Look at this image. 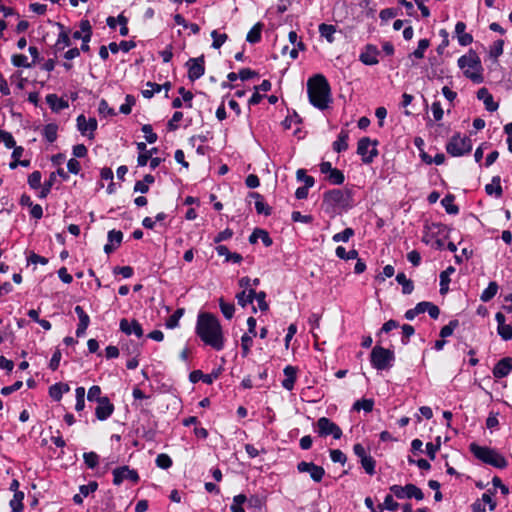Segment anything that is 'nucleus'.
I'll return each mask as SVG.
<instances>
[{"instance_id":"obj_1","label":"nucleus","mask_w":512,"mask_h":512,"mask_svg":"<svg viewBox=\"0 0 512 512\" xmlns=\"http://www.w3.org/2000/svg\"><path fill=\"white\" fill-rule=\"evenodd\" d=\"M196 335L201 341L216 351L224 348L225 338L219 319L210 312H200L195 327Z\"/></svg>"},{"instance_id":"obj_2","label":"nucleus","mask_w":512,"mask_h":512,"mask_svg":"<svg viewBox=\"0 0 512 512\" xmlns=\"http://www.w3.org/2000/svg\"><path fill=\"white\" fill-rule=\"evenodd\" d=\"M309 102L319 110L328 108L331 99V87L323 74H316L307 81Z\"/></svg>"},{"instance_id":"obj_3","label":"nucleus","mask_w":512,"mask_h":512,"mask_svg":"<svg viewBox=\"0 0 512 512\" xmlns=\"http://www.w3.org/2000/svg\"><path fill=\"white\" fill-rule=\"evenodd\" d=\"M322 206L327 213H336L337 210L347 211L352 207V191L347 189H331L323 194Z\"/></svg>"},{"instance_id":"obj_4","label":"nucleus","mask_w":512,"mask_h":512,"mask_svg":"<svg viewBox=\"0 0 512 512\" xmlns=\"http://www.w3.org/2000/svg\"><path fill=\"white\" fill-rule=\"evenodd\" d=\"M458 66L461 69L465 67H469L473 71L469 69L464 70V75L466 78L470 79L474 83L480 84L484 81V77L482 75L483 67L481 64L480 57L474 50H470L468 55H463L458 59Z\"/></svg>"},{"instance_id":"obj_5","label":"nucleus","mask_w":512,"mask_h":512,"mask_svg":"<svg viewBox=\"0 0 512 512\" xmlns=\"http://www.w3.org/2000/svg\"><path fill=\"white\" fill-rule=\"evenodd\" d=\"M395 361L393 350L384 348L380 345L373 347L370 354V363L377 370H387L392 367Z\"/></svg>"},{"instance_id":"obj_6","label":"nucleus","mask_w":512,"mask_h":512,"mask_svg":"<svg viewBox=\"0 0 512 512\" xmlns=\"http://www.w3.org/2000/svg\"><path fill=\"white\" fill-rule=\"evenodd\" d=\"M472 141L469 137H461L460 133L454 134L446 144V151L453 157H460L470 153Z\"/></svg>"},{"instance_id":"obj_7","label":"nucleus","mask_w":512,"mask_h":512,"mask_svg":"<svg viewBox=\"0 0 512 512\" xmlns=\"http://www.w3.org/2000/svg\"><path fill=\"white\" fill-rule=\"evenodd\" d=\"M315 432L319 437L331 436L333 439H340L343 435L342 429L327 417H320L315 424Z\"/></svg>"},{"instance_id":"obj_8","label":"nucleus","mask_w":512,"mask_h":512,"mask_svg":"<svg viewBox=\"0 0 512 512\" xmlns=\"http://www.w3.org/2000/svg\"><path fill=\"white\" fill-rule=\"evenodd\" d=\"M474 456L485 464L498 469H504L508 466V462L504 456L499 454L497 450H471Z\"/></svg>"},{"instance_id":"obj_9","label":"nucleus","mask_w":512,"mask_h":512,"mask_svg":"<svg viewBox=\"0 0 512 512\" xmlns=\"http://www.w3.org/2000/svg\"><path fill=\"white\" fill-rule=\"evenodd\" d=\"M112 474L113 484L116 486L121 485L124 480H129L133 484H137L140 481V476L137 470L131 469L127 465L116 467L113 469Z\"/></svg>"},{"instance_id":"obj_10","label":"nucleus","mask_w":512,"mask_h":512,"mask_svg":"<svg viewBox=\"0 0 512 512\" xmlns=\"http://www.w3.org/2000/svg\"><path fill=\"white\" fill-rule=\"evenodd\" d=\"M188 69L187 77L191 82H195L205 74V57L200 55L196 58H189L185 63Z\"/></svg>"},{"instance_id":"obj_11","label":"nucleus","mask_w":512,"mask_h":512,"mask_svg":"<svg viewBox=\"0 0 512 512\" xmlns=\"http://www.w3.org/2000/svg\"><path fill=\"white\" fill-rule=\"evenodd\" d=\"M77 129L83 135L87 136L90 140L94 139V132L97 130L98 122L96 118L90 117L88 120L84 114H80L77 119Z\"/></svg>"},{"instance_id":"obj_12","label":"nucleus","mask_w":512,"mask_h":512,"mask_svg":"<svg viewBox=\"0 0 512 512\" xmlns=\"http://www.w3.org/2000/svg\"><path fill=\"white\" fill-rule=\"evenodd\" d=\"M297 469L301 473H309L311 479L315 482H321L325 475L324 468L313 462L301 461L298 463Z\"/></svg>"},{"instance_id":"obj_13","label":"nucleus","mask_w":512,"mask_h":512,"mask_svg":"<svg viewBox=\"0 0 512 512\" xmlns=\"http://www.w3.org/2000/svg\"><path fill=\"white\" fill-rule=\"evenodd\" d=\"M221 372H222L221 367L213 369L211 371V373H209V374H204L201 370H193L189 374V381L194 384L199 381H202L203 383H205L207 385H211L215 380H217L219 378V376L221 375Z\"/></svg>"},{"instance_id":"obj_14","label":"nucleus","mask_w":512,"mask_h":512,"mask_svg":"<svg viewBox=\"0 0 512 512\" xmlns=\"http://www.w3.org/2000/svg\"><path fill=\"white\" fill-rule=\"evenodd\" d=\"M114 404L107 396H103L95 408V416L100 421L107 420L114 412Z\"/></svg>"},{"instance_id":"obj_15","label":"nucleus","mask_w":512,"mask_h":512,"mask_svg":"<svg viewBox=\"0 0 512 512\" xmlns=\"http://www.w3.org/2000/svg\"><path fill=\"white\" fill-rule=\"evenodd\" d=\"M369 451L370 450H354L355 454L359 458L362 468L368 475L373 476L376 474V461L369 454Z\"/></svg>"},{"instance_id":"obj_16","label":"nucleus","mask_w":512,"mask_h":512,"mask_svg":"<svg viewBox=\"0 0 512 512\" xmlns=\"http://www.w3.org/2000/svg\"><path fill=\"white\" fill-rule=\"evenodd\" d=\"M119 329L126 335L134 334L138 338H141L144 334L141 324L136 319H132L129 322L128 319L122 318L119 323Z\"/></svg>"},{"instance_id":"obj_17","label":"nucleus","mask_w":512,"mask_h":512,"mask_svg":"<svg viewBox=\"0 0 512 512\" xmlns=\"http://www.w3.org/2000/svg\"><path fill=\"white\" fill-rule=\"evenodd\" d=\"M512 372V357L501 358L493 367L492 374L496 379L508 376Z\"/></svg>"},{"instance_id":"obj_18","label":"nucleus","mask_w":512,"mask_h":512,"mask_svg":"<svg viewBox=\"0 0 512 512\" xmlns=\"http://www.w3.org/2000/svg\"><path fill=\"white\" fill-rule=\"evenodd\" d=\"M379 50L375 45L367 44L365 50L359 55V60L369 66H373L379 63L378 55Z\"/></svg>"},{"instance_id":"obj_19","label":"nucleus","mask_w":512,"mask_h":512,"mask_svg":"<svg viewBox=\"0 0 512 512\" xmlns=\"http://www.w3.org/2000/svg\"><path fill=\"white\" fill-rule=\"evenodd\" d=\"M57 26L60 29V33L58 35L56 43L53 46L55 54L64 50L66 47L71 46V39L69 36L70 30H67L65 26L61 23H57Z\"/></svg>"},{"instance_id":"obj_20","label":"nucleus","mask_w":512,"mask_h":512,"mask_svg":"<svg viewBox=\"0 0 512 512\" xmlns=\"http://www.w3.org/2000/svg\"><path fill=\"white\" fill-rule=\"evenodd\" d=\"M477 98L483 101L486 110L489 112H494L499 107L498 103L494 101L492 94L485 87L477 91Z\"/></svg>"},{"instance_id":"obj_21","label":"nucleus","mask_w":512,"mask_h":512,"mask_svg":"<svg viewBox=\"0 0 512 512\" xmlns=\"http://www.w3.org/2000/svg\"><path fill=\"white\" fill-rule=\"evenodd\" d=\"M465 30L466 24L458 21L455 25V36L460 46H468L473 42V36L470 33H466Z\"/></svg>"},{"instance_id":"obj_22","label":"nucleus","mask_w":512,"mask_h":512,"mask_svg":"<svg viewBox=\"0 0 512 512\" xmlns=\"http://www.w3.org/2000/svg\"><path fill=\"white\" fill-rule=\"evenodd\" d=\"M249 197L255 199V209L259 215H271L272 208L265 202L263 195L258 192H250Z\"/></svg>"},{"instance_id":"obj_23","label":"nucleus","mask_w":512,"mask_h":512,"mask_svg":"<svg viewBox=\"0 0 512 512\" xmlns=\"http://www.w3.org/2000/svg\"><path fill=\"white\" fill-rule=\"evenodd\" d=\"M283 373L285 375V379L282 381V386L286 390L291 391L294 388L296 382L297 368L291 365H287L284 368Z\"/></svg>"},{"instance_id":"obj_24","label":"nucleus","mask_w":512,"mask_h":512,"mask_svg":"<svg viewBox=\"0 0 512 512\" xmlns=\"http://www.w3.org/2000/svg\"><path fill=\"white\" fill-rule=\"evenodd\" d=\"M46 102L53 112H59L69 107L68 102L59 98L56 94H48L46 96Z\"/></svg>"},{"instance_id":"obj_25","label":"nucleus","mask_w":512,"mask_h":512,"mask_svg":"<svg viewBox=\"0 0 512 512\" xmlns=\"http://www.w3.org/2000/svg\"><path fill=\"white\" fill-rule=\"evenodd\" d=\"M485 192L487 195H494L496 198H500L503 195V189L501 187V178L500 176H493L491 183L486 184Z\"/></svg>"},{"instance_id":"obj_26","label":"nucleus","mask_w":512,"mask_h":512,"mask_svg":"<svg viewBox=\"0 0 512 512\" xmlns=\"http://www.w3.org/2000/svg\"><path fill=\"white\" fill-rule=\"evenodd\" d=\"M455 272L453 266H448L444 271L440 273V294L445 295L449 291V284L451 282L450 276Z\"/></svg>"},{"instance_id":"obj_27","label":"nucleus","mask_w":512,"mask_h":512,"mask_svg":"<svg viewBox=\"0 0 512 512\" xmlns=\"http://www.w3.org/2000/svg\"><path fill=\"white\" fill-rule=\"evenodd\" d=\"M378 143V140H371L369 137L361 138L357 144V154L360 155L362 159L366 158L369 153V147L371 145L377 146Z\"/></svg>"},{"instance_id":"obj_28","label":"nucleus","mask_w":512,"mask_h":512,"mask_svg":"<svg viewBox=\"0 0 512 512\" xmlns=\"http://www.w3.org/2000/svg\"><path fill=\"white\" fill-rule=\"evenodd\" d=\"M349 134L346 130H341L338 134L337 140L333 142V150L337 153H341L348 149Z\"/></svg>"},{"instance_id":"obj_29","label":"nucleus","mask_w":512,"mask_h":512,"mask_svg":"<svg viewBox=\"0 0 512 512\" xmlns=\"http://www.w3.org/2000/svg\"><path fill=\"white\" fill-rule=\"evenodd\" d=\"M263 24L261 22L256 23L247 33L246 41L250 44H256L261 41L262 38Z\"/></svg>"},{"instance_id":"obj_30","label":"nucleus","mask_w":512,"mask_h":512,"mask_svg":"<svg viewBox=\"0 0 512 512\" xmlns=\"http://www.w3.org/2000/svg\"><path fill=\"white\" fill-rule=\"evenodd\" d=\"M320 36L325 38L327 42L333 43L335 41L334 34L336 32V26L332 24L321 23L319 25Z\"/></svg>"},{"instance_id":"obj_31","label":"nucleus","mask_w":512,"mask_h":512,"mask_svg":"<svg viewBox=\"0 0 512 512\" xmlns=\"http://www.w3.org/2000/svg\"><path fill=\"white\" fill-rule=\"evenodd\" d=\"M455 196L453 194H447L442 200L441 205L445 208V211L450 215H457L459 213V207L454 204Z\"/></svg>"},{"instance_id":"obj_32","label":"nucleus","mask_w":512,"mask_h":512,"mask_svg":"<svg viewBox=\"0 0 512 512\" xmlns=\"http://www.w3.org/2000/svg\"><path fill=\"white\" fill-rule=\"evenodd\" d=\"M253 295H255V289H253V288L248 289V293H246L245 290L237 293L236 294V299H237L238 305H240L241 307L244 308L248 304H252L253 301H254V296Z\"/></svg>"},{"instance_id":"obj_33","label":"nucleus","mask_w":512,"mask_h":512,"mask_svg":"<svg viewBox=\"0 0 512 512\" xmlns=\"http://www.w3.org/2000/svg\"><path fill=\"white\" fill-rule=\"evenodd\" d=\"M499 289V285L495 281L489 282L488 286L483 290L480 295V300L482 302H489L492 300L497 294Z\"/></svg>"},{"instance_id":"obj_34","label":"nucleus","mask_w":512,"mask_h":512,"mask_svg":"<svg viewBox=\"0 0 512 512\" xmlns=\"http://www.w3.org/2000/svg\"><path fill=\"white\" fill-rule=\"evenodd\" d=\"M396 281L398 284L402 286V293L403 294H411L414 290V284L413 281L408 279L405 275V273L400 272L396 275Z\"/></svg>"},{"instance_id":"obj_35","label":"nucleus","mask_w":512,"mask_h":512,"mask_svg":"<svg viewBox=\"0 0 512 512\" xmlns=\"http://www.w3.org/2000/svg\"><path fill=\"white\" fill-rule=\"evenodd\" d=\"M24 492L23 491H16L14 493L13 498L10 500L9 505L12 512H21L24 509Z\"/></svg>"},{"instance_id":"obj_36","label":"nucleus","mask_w":512,"mask_h":512,"mask_svg":"<svg viewBox=\"0 0 512 512\" xmlns=\"http://www.w3.org/2000/svg\"><path fill=\"white\" fill-rule=\"evenodd\" d=\"M58 132V125L55 123H49L44 126L42 130L43 137L47 140L49 143H53L57 140V134Z\"/></svg>"},{"instance_id":"obj_37","label":"nucleus","mask_w":512,"mask_h":512,"mask_svg":"<svg viewBox=\"0 0 512 512\" xmlns=\"http://www.w3.org/2000/svg\"><path fill=\"white\" fill-rule=\"evenodd\" d=\"M430 46V40L427 38L420 39L417 48L409 54V58L422 59L424 58L425 51Z\"/></svg>"},{"instance_id":"obj_38","label":"nucleus","mask_w":512,"mask_h":512,"mask_svg":"<svg viewBox=\"0 0 512 512\" xmlns=\"http://www.w3.org/2000/svg\"><path fill=\"white\" fill-rule=\"evenodd\" d=\"M326 180L332 185H342L345 181V175L340 169L333 168V170L326 176Z\"/></svg>"},{"instance_id":"obj_39","label":"nucleus","mask_w":512,"mask_h":512,"mask_svg":"<svg viewBox=\"0 0 512 512\" xmlns=\"http://www.w3.org/2000/svg\"><path fill=\"white\" fill-rule=\"evenodd\" d=\"M185 309L178 308L174 313L166 320L165 326L167 329H175L179 326V320L184 315Z\"/></svg>"},{"instance_id":"obj_40","label":"nucleus","mask_w":512,"mask_h":512,"mask_svg":"<svg viewBox=\"0 0 512 512\" xmlns=\"http://www.w3.org/2000/svg\"><path fill=\"white\" fill-rule=\"evenodd\" d=\"M406 497L408 499L415 498L420 501L424 499V493L415 484L409 483L405 485Z\"/></svg>"},{"instance_id":"obj_41","label":"nucleus","mask_w":512,"mask_h":512,"mask_svg":"<svg viewBox=\"0 0 512 512\" xmlns=\"http://www.w3.org/2000/svg\"><path fill=\"white\" fill-rule=\"evenodd\" d=\"M253 346V337L247 333H244L241 337V355L247 357L251 352Z\"/></svg>"},{"instance_id":"obj_42","label":"nucleus","mask_w":512,"mask_h":512,"mask_svg":"<svg viewBox=\"0 0 512 512\" xmlns=\"http://www.w3.org/2000/svg\"><path fill=\"white\" fill-rule=\"evenodd\" d=\"M55 181H56V173L52 172L49 175V178L44 182L38 197L41 199L46 198L49 195V193L51 192V189H52Z\"/></svg>"},{"instance_id":"obj_43","label":"nucleus","mask_w":512,"mask_h":512,"mask_svg":"<svg viewBox=\"0 0 512 512\" xmlns=\"http://www.w3.org/2000/svg\"><path fill=\"white\" fill-rule=\"evenodd\" d=\"M374 407V400L373 399H366L362 398L360 400H357L353 404V410L360 411L364 410L365 412H371Z\"/></svg>"},{"instance_id":"obj_44","label":"nucleus","mask_w":512,"mask_h":512,"mask_svg":"<svg viewBox=\"0 0 512 512\" xmlns=\"http://www.w3.org/2000/svg\"><path fill=\"white\" fill-rule=\"evenodd\" d=\"M335 254L338 258L343 259V260L357 259V257H358L357 250L352 249L350 251H346V249L343 246H338L335 249Z\"/></svg>"},{"instance_id":"obj_45","label":"nucleus","mask_w":512,"mask_h":512,"mask_svg":"<svg viewBox=\"0 0 512 512\" xmlns=\"http://www.w3.org/2000/svg\"><path fill=\"white\" fill-rule=\"evenodd\" d=\"M219 307L226 319H231L234 316L235 306L232 303L225 302L223 298L219 299Z\"/></svg>"},{"instance_id":"obj_46","label":"nucleus","mask_w":512,"mask_h":512,"mask_svg":"<svg viewBox=\"0 0 512 512\" xmlns=\"http://www.w3.org/2000/svg\"><path fill=\"white\" fill-rule=\"evenodd\" d=\"M296 179L298 181L304 182L303 186L306 188H311L315 184L314 178L310 175H307L306 170L302 168L296 171Z\"/></svg>"},{"instance_id":"obj_47","label":"nucleus","mask_w":512,"mask_h":512,"mask_svg":"<svg viewBox=\"0 0 512 512\" xmlns=\"http://www.w3.org/2000/svg\"><path fill=\"white\" fill-rule=\"evenodd\" d=\"M504 40L498 39L490 46L489 56L497 61L498 57L503 54Z\"/></svg>"},{"instance_id":"obj_48","label":"nucleus","mask_w":512,"mask_h":512,"mask_svg":"<svg viewBox=\"0 0 512 512\" xmlns=\"http://www.w3.org/2000/svg\"><path fill=\"white\" fill-rule=\"evenodd\" d=\"M355 234L354 229L348 227L345 228L342 232L336 233L333 235L332 240L336 243L338 242H348L351 237Z\"/></svg>"},{"instance_id":"obj_49","label":"nucleus","mask_w":512,"mask_h":512,"mask_svg":"<svg viewBox=\"0 0 512 512\" xmlns=\"http://www.w3.org/2000/svg\"><path fill=\"white\" fill-rule=\"evenodd\" d=\"M211 37L213 39L212 48L219 49L228 39V35L226 33H219L217 30H213L211 32Z\"/></svg>"},{"instance_id":"obj_50","label":"nucleus","mask_w":512,"mask_h":512,"mask_svg":"<svg viewBox=\"0 0 512 512\" xmlns=\"http://www.w3.org/2000/svg\"><path fill=\"white\" fill-rule=\"evenodd\" d=\"M459 326V321L457 319H452L449 323L443 326L440 330L439 336L441 338L449 337L453 334L454 330Z\"/></svg>"},{"instance_id":"obj_51","label":"nucleus","mask_w":512,"mask_h":512,"mask_svg":"<svg viewBox=\"0 0 512 512\" xmlns=\"http://www.w3.org/2000/svg\"><path fill=\"white\" fill-rule=\"evenodd\" d=\"M108 242L114 244L117 248L121 245L123 240V233L120 230L112 229L107 234Z\"/></svg>"},{"instance_id":"obj_52","label":"nucleus","mask_w":512,"mask_h":512,"mask_svg":"<svg viewBox=\"0 0 512 512\" xmlns=\"http://www.w3.org/2000/svg\"><path fill=\"white\" fill-rule=\"evenodd\" d=\"M146 86L151 88V89H145L142 91V96L146 99L152 98L155 93H159L162 90V86L155 82L148 81L146 83Z\"/></svg>"},{"instance_id":"obj_53","label":"nucleus","mask_w":512,"mask_h":512,"mask_svg":"<svg viewBox=\"0 0 512 512\" xmlns=\"http://www.w3.org/2000/svg\"><path fill=\"white\" fill-rule=\"evenodd\" d=\"M11 62L15 67L30 68L31 64L28 62V58L24 54H14L11 57Z\"/></svg>"},{"instance_id":"obj_54","label":"nucleus","mask_w":512,"mask_h":512,"mask_svg":"<svg viewBox=\"0 0 512 512\" xmlns=\"http://www.w3.org/2000/svg\"><path fill=\"white\" fill-rule=\"evenodd\" d=\"M74 311H75V313L77 314V316H78V318H79V323H78V325L88 327V326H89V324H90V317H89V315L85 312V310L83 309V307H82V306H80V305H77V306H75Z\"/></svg>"},{"instance_id":"obj_55","label":"nucleus","mask_w":512,"mask_h":512,"mask_svg":"<svg viewBox=\"0 0 512 512\" xmlns=\"http://www.w3.org/2000/svg\"><path fill=\"white\" fill-rule=\"evenodd\" d=\"M98 113L104 117H113L116 115L115 110L109 106L108 102L105 99L100 100L98 106Z\"/></svg>"},{"instance_id":"obj_56","label":"nucleus","mask_w":512,"mask_h":512,"mask_svg":"<svg viewBox=\"0 0 512 512\" xmlns=\"http://www.w3.org/2000/svg\"><path fill=\"white\" fill-rule=\"evenodd\" d=\"M421 313H424V303H423V301L417 303L414 308L408 309L405 312L404 317H405V319H407L409 321H412L417 315H419Z\"/></svg>"},{"instance_id":"obj_57","label":"nucleus","mask_w":512,"mask_h":512,"mask_svg":"<svg viewBox=\"0 0 512 512\" xmlns=\"http://www.w3.org/2000/svg\"><path fill=\"white\" fill-rule=\"evenodd\" d=\"M83 458L85 464L90 469H94L99 463V456L94 451L84 453Z\"/></svg>"},{"instance_id":"obj_58","label":"nucleus","mask_w":512,"mask_h":512,"mask_svg":"<svg viewBox=\"0 0 512 512\" xmlns=\"http://www.w3.org/2000/svg\"><path fill=\"white\" fill-rule=\"evenodd\" d=\"M292 123H297V124L302 123V118L296 111H293L292 115H288L282 121V126L285 130H289L292 126Z\"/></svg>"},{"instance_id":"obj_59","label":"nucleus","mask_w":512,"mask_h":512,"mask_svg":"<svg viewBox=\"0 0 512 512\" xmlns=\"http://www.w3.org/2000/svg\"><path fill=\"white\" fill-rule=\"evenodd\" d=\"M41 178H42V174L40 171L36 170V171H33L29 176H28V185L30 186L31 189H38L40 186H41Z\"/></svg>"},{"instance_id":"obj_60","label":"nucleus","mask_w":512,"mask_h":512,"mask_svg":"<svg viewBox=\"0 0 512 512\" xmlns=\"http://www.w3.org/2000/svg\"><path fill=\"white\" fill-rule=\"evenodd\" d=\"M156 465L161 469H168L172 466V459L168 454L161 453L156 458Z\"/></svg>"},{"instance_id":"obj_61","label":"nucleus","mask_w":512,"mask_h":512,"mask_svg":"<svg viewBox=\"0 0 512 512\" xmlns=\"http://www.w3.org/2000/svg\"><path fill=\"white\" fill-rule=\"evenodd\" d=\"M401 329H402L401 342H402L403 345H407L409 343L410 337L414 335L415 329L410 324L402 325Z\"/></svg>"},{"instance_id":"obj_62","label":"nucleus","mask_w":512,"mask_h":512,"mask_svg":"<svg viewBox=\"0 0 512 512\" xmlns=\"http://www.w3.org/2000/svg\"><path fill=\"white\" fill-rule=\"evenodd\" d=\"M497 333L504 341H509L512 339V326L510 324L497 326Z\"/></svg>"},{"instance_id":"obj_63","label":"nucleus","mask_w":512,"mask_h":512,"mask_svg":"<svg viewBox=\"0 0 512 512\" xmlns=\"http://www.w3.org/2000/svg\"><path fill=\"white\" fill-rule=\"evenodd\" d=\"M248 507L261 510L265 505V499L258 495H251L247 500Z\"/></svg>"},{"instance_id":"obj_64","label":"nucleus","mask_w":512,"mask_h":512,"mask_svg":"<svg viewBox=\"0 0 512 512\" xmlns=\"http://www.w3.org/2000/svg\"><path fill=\"white\" fill-rule=\"evenodd\" d=\"M102 397L103 396H101V388H100V386L93 385V386H91L89 388L88 394H87L88 401H90V402L95 401L98 404Z\"/></svg>"}]
</instances>
